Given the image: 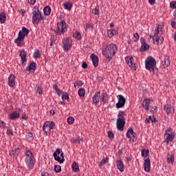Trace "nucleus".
Segmentation results:
<instances>
[{"label": "nucleus", "instance_id": "f3484780", "mask_svg": "<svg viewBox=\"0 0 176 176\" xmlns=\"http://www.w3.org/2000/svg\"><path fill=\"white\" fill-rule=\"evenodd\" d=\"M162 35L163 34V30L162 28H160V25H157V28L155 29V32L153 36H151V38H153V40H155V38H156V35Z\"/></svg>", "mask_w": 176, "mask_h": 176}, {"label": "nucleus", "instance_id": "a19ab883", "mask_svg": "<svg viewBox=\"0 0 176 176\" xmlns=\"http://www.w3.org/2000/svg\"><path fill=\"white\" fill-rule=\"evenodd\" d=\"M72 142H73V144H77V142L78 144H80V142H83V139L78 138L77 139H73L72 140Z\"/></svg>", "mask_w": 176, "mask_h": 176}, {"label": "nucleus", "instance_id": "69168bd1", "mask_svg": "<svg viewBox=\"0 0 176 176\" xmlns=\"http://www.w3.org/2000/svg\"><path fill=\"white\" fill-rule=\"evenodd\" d=\"M60 156H61V157H62V159H61V162H64L65 161V159L64 158V153H60Z\"/></svg>", "mask_w": 176, "mask_h": 176}, {"label": "nucleus", "instance_id": "4468645a", "mask_svg": "<svg viewBox=\"0 0 176 176\" xmlns=\"http://www.w3.org/2000/svg\"><path fill=\"white\" fill-rule=\"evenodd\" d=\"M64 50L68 52L71 49V43L69 42V38H66L63 41Z\"/></svg>", "mask_w": 176, "mask_h": 176}, {"label": "nucleus", "instance_id": "e2e57ef3", "mask_svg": "<svg viewBox=\"0 0 176 176\" xmlns=\"http://www.w3.org/2000/svg\"><path fill=\"white\" fill-rule=\"evenodd\" d=\"M28 2L30 3V5H35L36 0H29Z\"/></svg>", "mask_w": 176, "mask_h": 176}, {"label": "nucleus", "instance_id": "20e7f679", "mask_svg": "<svg viewBox=\"0 0 176 176\" xmlns=\"http://www.w3.org/2000/svg\"><path fill=\"white\" fill-rule=\"evenodd\" d=\"M32 23L34 25L39 24V21L43 20V17L42 16V14L39 10H34L32 12Z\"/></svg>", "mask_w": 176, "mask_h": 176}, {"label": "nucleus", "instance_id": "4c0bfd02", "mask_svg": "<svg viewBox=\"0 0 176 176\" xmlns=\"http://www.w3.org/2000/svg\"><path fill=\"white\" fill-rule=\"evenodd\" d=\"M19 153H20V148H16L14 150H12L11 152H10V155L12 156V155H14V156L15 155H19Z\"/></svg>", "mask_w": 176, "mask_h": 176}, {"label": "nucleus", "instance_id": "c756f323", "mask_svg": "<svg viewBox=\"0 0 176 176\" xmlns=\"http://www.w3.org/2000/svg\"><path fill=\"white\" fill-rule=\"evenodd\" d=\"M44 14L45 16H49L50 13L52 12V8H50V6H47L43 9Z\"/></svg>", "mask_w": 176, "mask_h": 176}, {"label": "nucleus", "instance_id": "052dcab7", "mask_svg": "<svg viewBox=\"0 0 176 176\" xmlns=\"http://www.w3.org/2000/svg\"><path fill=\"white\" fill-rule=\"evenodd\" d=\"M7 134L8 135H13V132L10 129L7 130Z\"/></svg>", "mask_w": 176, "mask_h": 176}, {"label": "nucleus", "instance_id": "338daca9", "mask_svg": "<svg viewBox=\"0 0 176 176\" xmlns=\"http://www.w3.org/2000/svg\"><path fill=\"white\" fill-rule=\"evenodd\" d=\"M151 119H152V117L149 116L148 118L146 119L145 123H151Z\"/></svg>", "mask_w": 176, "mask_h": 176}, {"label": "nucleus", "instance_id": "72a5a7b5", "mask_svg": "<svg viewBox=\"0 0 176 176\" xmlns=\"http://www.w3.org/2000/svg\"><path fill=\"white\" fill-rule=\"evenodd\" d=\"M5 21H6V14H5V13L3 12H1L0 13V23H1V24H3Z\"/></svg>", "mask_w": 176, "mask_h": 176}, {"label": "nucleus", "instance_id": "de8ad7c7", "mask_svg": "<svg viewBox=\"0 0 176 176\" xmlns=\"http://www.w3.org/2000/svg\"><path fill=\"white\" fill-rule=\"evenodd\" d=\"M54 171H55V173L61 172V166L60 165H56L54 166Z\"/></svg>", "mask_w": 176, "mask_h": 176}, {"label": "nucleus", "instance_id": "6e6d98bb", "mask_svg": "<svg viewBox=\"0 0 176 176\" xmlns=\"http://www.w3.org/2000/svg\"><path fill=\"white\" fill-rule=\"evenodd\" d=\"M92 13L94 14H99L100 12L98 11V8H95L92 10Z\"/></svg>", "mask_w": 176, "mask_h": 176}, {"label": "nucleus", "instance_id": "c85d7f7f", "mask_svg": "<svg viewBox=\"0 0 176 176\" xmlns=\"http://www.w3.org/2000/svg\"><path fill=\"white\" fill-rule=\"evenodd\" d=\"M124 111H120L119 113H118V119H117V121H119L120 120L121 122L122 121H126L124 120Z\"/></svg>", "mask_w": 176, "mask_h": 176}, {"label": "nucleus", "instance_id": "0eeeda50", "mask_svg": "<svg viewBox=\"0 0 176 176\" xmlns=\"http://www.w3.org/2000/svg\"><path fill=\"white\" fill-rule=\"evenodd\" d=\"M117 97L118 98V102L116 104V108H123L126 104V98L122 95H118Z\"/></svg>", "mask_w": 176, "mask_h": 176}, {"label": "nucleus", "instance_id": "a18cd8bd", "mask_svg": "<svg viewBox=\"0 0 176 176\" xmlns=\"http://www.w3.org/2000/svg\"><path fill=\"white\" fill-rule=\"evenodd\" d=\"M74 122H75V118H74V117H69L67 118L68 124H73Z\"/></svg>", "mask_w": 176, "mask_h": 176}, {"label": "nucleus", "instance_id": "37998d69", "mask_svg": "<svg viewBox=\"0 0 176 176\" xmlns=\"http://www.w3.org/2000/svg\"><path fill=\"white\" fill-rule=\"evenodd\" d=\"M53 156L56 162H58L59 163H63L61 162V158L58 155H57L56 153H54Z\"/></svg>", "mask_w": 176, "mask_h": 176}, {"label": "nucleus", "instance_id": "b1692460", "mask_svg": "<svg viewBox=\"0 0 176 176\" xmlns=\"http://www.w3.org/2000/svg\"><path fill=\"white\" fill-rule=\"evenodd\" d=\"M100 100L102 102H104V104L108 102V94H107V93L102 94L100 95Z\"/></svg>", "mask_w": 176, "mask_h": 176}, {"label": "nucleus", "instance_id": "864d4df0", "mask_svg": "<svg viewBox=\"0 0 176 176\" xmlns=\"http://www.w3.org/2000/svg\"><path fill=\"white\" fill-rule=\"evenodd\" d=\"M63 100H69V96L68 94L65 93V94L62 95Z\"/></svg>", "mask_w": 176, "mask_h": 176}, {"label": "nucleus", "instance_id": "2eb2a0df", "mask_svg": "<svg viewBox=\"0 0 176 176\" xmlns=\"http://www.w3.org/2000/svg\"><path fill=\"white\" fill-rule=\"evenodd\" d=\"M164 109L168 115H172V113H174V107L170 104H166L164 107Z\"/></svg>", "mask_w": 176, "mask_h": 176}, {"label": "nucleus", "instance_id": "680f3d73", "mask_svg": "<svg viewBox=\"0 0 176 176\" xmlns=\"http://www.w3.org/2000/svg\"><path fill=\"white\" fill-rule=\"evenodd\" d=\"M82 68H84V69L87 68V63H86V62H82Z\"/></svg>", "mask_w": 176, "mask_h": 176}, {"label": "nucleus", "instance_id": "58836bf2", "mask_svg": "<svg viewBox=\"0 0 176 176\" xmlns=\"http://www.w3.org/2000/svg\"><path fill=\"white\" fill-rule=\"evenodd\" d=\"M41 56H42V54H41V52L39 51V50H37L33 54L34 58H39Z\"/></svg>", "mask_w": 176, "mask_h": 176}, {"label": "nucleus", "instance_id": "603ef678", "mask_svg": "<svg viewBox=\"0 0 176 176\" xmlns=\"http://www.w3.org/2000/svg\"><path fill=\"white\" fill-rule=\"evenodd\" d=\"M169 133L173 134V129L171 128H168L166 131L164 135H167Z\"/></svg>", "mask_w": 176, "mask_h": 176}, {"label": "nucleus", "instance_id": "774afa93", "mask_svg": "<svg viewBox=\"0 0 176 176\" xmlns=\"http://www.w3.org/2000/svg\"><path fill=\"white\" fill-rule=\"evenodd\" d=\"M41 176H49V173H46V172H43L41 173Z\"/></svg>", "mask_w": 176, "mask_h": 176}, {"label": "nucleus", "instance_id": "e433bc0d", "mask_svg": "<svg viewBox=\"0 0 176 176\" xmlns=\"http://www.w3.org/2000/svg\"><path fill=\"white\" fill-rule=\"evenodd\" d=\"M142 156L143 157H148V156H149V150L142 149Z\"/></svg>", "mask_w": 176, "mask_h": 176}, {"label": "nucleus", "instance_id": "2f4dec72", "mask_svg": "<svg viewBox=\"0 0 176 176\" xmlns=\"http://www.w3.org/2000/svg\"><path fill=\"white\" fill-rule=\"evenodd\" d=\"M167 137H166V142L167 144H168L169 142H171L173 141V140H174L175 138V135H174V133H168V135H166Z\"/></svg>", "mask_w": 176, "mask_h": 176}, {"label": "nucleus", "instance_id": "1a4fd4ad", "mask_svg": "<svg viewBox=\"0 0 176 176\" xmlns=\"http://www.w3.org/2000/svg\"><path fill=\"white\" fill-rule=\"evenodd\" d=\"M130 135L133 136V139H132L133 142H135V141H137V133H135V132H134V131L131 128L129 129L126 132L127 138H129V140H131V135Z\"/></svg>", "mask_w": 176, "mask_h": 176}, {"label": "nucleus", "instance_id": "c9c22d12", "mask_svg": "<svg viewBox=\"0 0 176 176\" xmlns=\"http://www.w3.org/2000/svg\"><path fill=\"white\" fill-rule=\"evenodd\" d=\"M85 93L86 91L85 90V88H80L78 89V96L80 97H85Z\"/></svg>", "mask_w": 176, "mask_h": 176}, {"label": "nucleus", "instance_id": "393cba45", "mask_svg": "<svg viewBox=\"0 0 176 176\" xmlns=\"http://www.w3.org/2000/svg\"><path fill=\"white\" fill-rule=\"evenodd\" d=\"M149 105H151V100L148 99H144L142 103L143 108L148 111L149 109Z\"/></svg>", "mask_w": 176, "mask_h": 176}, {"label": "nucleus", "instance_id": "a211bd4d", "mask_svg": "<svg viewBox=\"0 0 176 176\" xmlns=\"http://www.w3.org/2000/svg\"><path fill=\"white\" fill-rule=\"evenodd\" d=\"M92 63L94 67H98V56L94 54H91L90 56Z\"/></svg>", "mask_w": 176, "mask_h": 176}, {"label": "nucleus", "instance_id": "4d7b16f0", "mask_svg": "<svg viewBox=\"0 0 176 176\" xmlns=\"http://www.w3.org/2000/svg\"><path fill=\"white\" fill-rule=\"evenodd\" d=\"M55 42H56V37H52L50 46H53V43H55Z\"/></svg>", "mask_w": 176, "mask_h": 176}, {"label": "nucleus", "instance_id": "f03ea898", "mask_svg": "<svg viewBox=\"0 0 176 176\" xmlns=\"http://www.w3.org/2000/svg\"><path fill=\"white\" fill-rule=\"evenodd\" d=\"M145 68L155 75V72L157 71L156 67V60L152 56H148L145 60Z\"/></svg>", "mask_w": 176, "mask_h": 176}, {"label": "nucleus", "instance_id": "0e129e2a", "mask_svg": "<svg viewBox=\"0 0 176 176\" xmlns=\"http://www.w3.org/2000/svg\"><path fill=\"white\" fill-rule=\"evenodd\" d=\"M54 153H56V155H60V153H61V149L60 148L56 149V151H54Z\"/></svg>", "mask_w": 176, "mask_h": 176}, {"label": "nucleus", "instance_id": "7c9ffc66", "mask_svg": "<svg viewBox=\"0 0 176 176\" xmlns=\"http://www.w3.org/2000/svg\"><path fill=\"white\" fill-rule=\"evenodd\" d=\"M72 168L74 173L79 171V165L77 162H74L72 165Z\"/></svg>", "mask_w": 176, "mask_h": 176}, {"label": "nucleus", "instance_id": "5fc2aeb1", "mask_svg": "<svg viewBox=\"0 0 176 176\" xmlns=\"http://www.w3.org/2000/svg\"><path fill=\"white\" fill-rule=\"evenodd\" d=\"M107 134H108L109 138H114L113 133H112V131H108Z\"/></svg>", "mask_w": 176, "mask_h": 176}, {"label": "nucleus", "instance_id": "bf43d9fd", "mask_svg": "<svg viewBox=\"0 0 176 176\" xmlns=\"http://www.w3.org/2000/svg\"><path fill=\"white\" fill-rule=\"evenodd\" d=\"M97 80H98V82H102V80H104V78H102V76H98L97 77Z\"/></svg>", "mask_w": 176, "mask_h": 176}, {"label": "nucleus", "instance_id": "aec40b11", "mask_svg": "<svg viewBox=\"0 0 176 176\" xmlns=\"http://www.w3.org/2000/svg\"><path fill=\"white\" fill-rule=\"evenodd\" d=\"M100 94H101V93L100 91L95 93V94L93 97L94 104H98L100 102Z\"/></svg>", "mask_w": 176, "mask_h": 176}, {"label": "nucleus", "instance_id": "4be33fe9", "mask_svg": "<svg viewBox=\"0 0 176 176\" xmlns=\"http://www.w3.org/2000/svg\"><path fill=\"white\" fill-rule=\"evenodd\" d=\"M117 168L118 170H119L121 173L124 171V165L123 164V162H122V160L117 161Z\"/></svg>", "mask_w": 176, "mask_h": 176}, {"label": "nucleus", "instance_id": "39448f33", "mask_svg": "<svg viewBox=\"0 0 176 176\" xmlns=\"http://www.w3.org/2000/svg\"><path fill=\"white\" fill-rule=\"evenodd\" d=\"M57 28H58V32H57L58 35H61V34H64V32L67 31V23H65V21H64L58 22L57 23Z\"/></svg>", "mask_w": 176, "mask_h": 176}, {"label": "nucleus", "instance_id": "8fccbe9b", "mask_svg": "<svg viewBox=\"0 0 176 176\" xmlns=\"http://www.w3.org/2000/svg\"><path fill=\"white\" fill-rule=\"evenodd\" d=\"M109 160V158H104L100 163L99 166H104L105 163Z\"/></svg>", "mask_w": 176, "mask_h": 176}, {"label": "nucleus", "instance_id": "7ed1b4c3", "mask_svg": "<svg viewBox=\"0 0 176 176\" xmlns=\"http://www.w3.org/2000/svg\"><path fill=\"white\" fill-rule=\"evenodd\" d=\"M25 153V163L29 170H32L34 168V166H35V157H34V154L31 151H26Z\"/></svg>", "mask_w": 176, "mask_h": 176}, {"label": "nucleus", "instance_id": "49530a36", "mask_svg": "<svg viewBox=\"0 0 176 176\" xmlns=\"http://www.w3.org/2000/svg\"><path fill=\"white\" fill-rule=\"evenodd\" d=\"M21 32H23V34H25V35H28V34H30V30L27 29L25 27H23Z\"/></svg>", "mask_w": 176, "mask_h": 176}, {"label": "nucleus", "instance_id": "f704fd0d", "mask_svg": "<svg viewBox=\"0 0 176 176\" xmlns=\"http://www.w3.org/2000/svg\"><path fill=\"white\" fill-rule=\"evenodd\" d=\"M63 6L67 10H71L72 9V3L71 2L65 3Z\"/></svg>", "mask_w": 176, "mask_h": 176}, {"label": "nucleus", "instance_id": "13d9d810", "mask_svg": "<svg viewBox=\"0 0 176 176\" xmlns=\"http://www.w3.org/2000/svg\"><path fill=\"white\" fill-rule=\"evenodd\" d=\"M76 85H77L78 87H79L80 86H83V82H82L81 80L76 81Z\"/></svg>", "mask_w": 176, "mask_h": 176}, {"label": "nucleus", "instance_id": "bb28decb", "mask_svg": "<svg viewBox=\"0 0 176 176\" xmlns=\"http://www.w3.org/2000/svg\"><path fill=\"white\" fill-rule=\"evenodd\" d=\"M43 130L45 134V135H47L48 134H50V129L49 126H47V123H44L43 126Z\"/></svg>", "mask_w": 176, "mask_h": 176}, {"label": "nucleus", "instance_id": "412c9836", "mask_svg": "<svg viewBox=\"0 0 176 176\" xmlns=\"http://www.w3.org/2000/svg\"><path fill=\"white\" fill-rule=\"evenodd\" d=\"M162 64L164 66V68H167L170 66V57L166 56L164 60L162 61Z\"/></svg>", "mask_w": 176, "mask_h": 176}, {"label": "nucleus", "instance_id": "f257e3e1", "mask_svg": "<svg viewBox=\"0 0 176 176\" xmlns=\"http://www.w3.org/2000/svg\"><path fill=\"white\" fill-rule=\"evenodd\" d=\"M116 52H118L116 45L114 44H110L107 45L106 47L102 50V54L109 59V61H111V60H112V57H113L116 54Z\"/></svg>", "mask_w": 176, "mask_h": 176}, {"label": "nucleus", "instance_id": "9d476101", "mask_svg": "<svg viewBox=\"0 0 176 176\" xmlns=\"http://www.w3.org/2000/svg\"><path fill=\"white\" fill-rule=\"evenodd\" d=\"M19 52V56L21 58V64H25L27 63V52L24 50H20Z\"/></svg>", "mask_w": 176, "mask_h": 176}, {"label": "nucleus", "instance_id": "9b49d317", "mask_svg": "<svg viewBox=\"0 0 176 176\" xmlns=\"http://www.w3.org/2000/svg\"><path fill=\"white\" fill-rule=\"evenodd\" d=\"M144 169L146 173H149L151 171V159L147 158L144 160Z\"/></svg>", "mask_w": 176, "mask_h": 176}, {"label": "nucleus", "instance_id": "423d86ee", "mask_svg": "<svg viewBox=\"0 0 176 176\" xmlns=\"http://www.w3.org/2000/svg\"><path fill=\"white\" fill-rule=\"evenodd\" d=\"M24 38H25V34L19 31L17 38L14 41L15 43H17V46H23L24 45Z\"/></svg>", "mask_w": 176, "mask_h": 176}, {"label": "nucleus", "instance_id": "cd10ccee", "mask_svg": "<svg viewBox=\"0 0 176 176\" xmlns=\"http://www.w3.org/2000/svg\"><path fill=\"white\" fill-rule=\"evenodd\" d=\"M109 38H112L113 35H118V31L115 30H109L107 31Z\"/></svg>", "mask_w": 176, "mask_h": 176}, {"label": "nucleus", "instance_id": "5701e85b", "mask_svg": "<svg viewBox=\"0 0 176 176\" xmlns=\"http://www.w3.org/2000/svg\"><path fill=\"white\" fill-rule=\"evenodd\" d=\"M153 43H155V45H159V43H163L164 38L163 37H159L157 34L155 36L154 40L153 38Z\"/></svg>", "mask_w": 176, "mask_h": 176}, {"label": "nucleus", "instance_id": "ea45409f", "mask_svg": "<svg viewBox=\"0 0 176 176\" xmlns=\"http://www.w3.org/2000/svg\"><path fill=\"white\" fill-rule=\"evenodd\" d=\"M45 123H47V126H48V128H50V130H53L54 129V126H55L54 122H45Z\"/></svg>", "mask_w": 176, "mask_h": 176}, {"label": "nucleus", "instance_id": "c03bdc74", "mask_svg": "<svg viewBox=\"0 0 176 176\" xmlns=\"http://www.w3.org/2000/svg\"><path fill=\"white\" fill-rule=\"evenodd\" d=\"M85 31H87V32H90V31H93V27L91 25L87 23L85 26Z\"/></svg>", "mask_w": 176, "mask_h": 176}, {"label": "nucleus", "instance_id": "a878e982", "mask_svg": "<svg viewBox=\"0 0 176 176\" xmlns=\"http://www.w3.org/2000/svg\"><path fill=\"white\" fill-rule=\"evenodd\" d=\"M20 118V113H17V111H14L10 116V119L12 120H16V119H19Z\"/></svg>", "mask_w": 176, "mask_h": 176}, {"label": "nucleus", "instance_id": "6e6552de", "mask_svg": "<svg viewBox=\"0 0 176 176\" xmlns=\"http://www.w3.org/2000/svg\"><path fill=\"white\" fill-rule=\"evenodd\" d=\"M125 60L126 64H128L129 67L131 68L133 71L137 70V67H135V63H133V61H134V58L133 56H126L125 58Z\"/></svg>", "mask_w": 176, "mask_h": 176}, {"label": "nucleus", "instance_id": "79ce46f5", "mask_svg": "<svg viewBox=\"0 0 176 176\" xmlns=\"http://www.w3.org/2000/svg\"><path fill=\"white\" fill-rule=\"evenodd\" d=\"M73 36H74V38L77 39V41H79L82 38V36H80V32H77L73 34Z\"/></svg>", "mask_w": 176, "mask_h": 176}, {"label": "nucleus", "instance_id": "f8f14e48", "mask_svg": "<svg viewBox=\"0 0 176 176\" xmlns=\"http://www.w3.org/2000/svg\"><path fill=\"white\" fill-rule=\"evenodd\" d=\"M140 42L142 43V46L140 47L142 52H146L148 49H149V44H147L145 41V38H141Z\"/></svg>", "mask_w": 176, "mask_h": 176}, {"label": "nucleus", "instance_id": "473e14b6", "mask_svg": "<svg viewBox=\"0 0 176 176\" xmlns=\"http://www.w3.org/2000/svg\"><path fill=\"white\" fill-rule=\"evenodd\" d=\"M167 162H168V163H170V164L174 163V155L168 154V155H167Z\"/></svg>", "mask_w": 176, "mask_h": 176}, {"label": "nucleus", "instance_id": "dca6fc26", "mask_svg": "<svg viewBox=\"0 0 176 176\" xmlns=\"http://www.w3.org/2000/svg\"><path fill=\"white\" fill-rule=\"evenodd\" d=\"M35 69H36V64L34 61L30 62V65L26 67V71L29 72H34Z\"/></svg>", "mask_w": 176, "mask_h": 176}, {"label": "nucleus", "instance_id": "ddd939ff", "mask_svg": "<svg viewBox=\"0 0 176 176\" xmlns=\"http://www.w3.org/2000/svg\"><path fill=\"white\" fill-rule=\"evenodd\" d=\"M16 76L14 74H10L8 77V85L10 87H14V86L16 85Z\"/></svg>", "mask_w": 176, "mask_h": 176}, {"label": "nucleus", "instance_id": "3c124183", "mask_svg": "<svg viewBox=\"0 0 176 176\" xmlns=\"http://www.w3.org/2000/svg\"><path fill=\"white\" fill-rule=\"evenodd\" d=\"M36 89V91L37 93H38V94H42V93H43V89H42V87H37Z\"/></svg>", "mask_w": 176, "mask_h": 176}, {"label": "nucleus", "instance_id": "09e8293b", "mask_svg": "<svg viewBox=\"0 0 176 176\" xmlns=\"http://www.w3.org/2000/svg\"><path fill=\"white\" fill-rule=\"evenodd\" d=\"M138 39H140V35L138 34V33H135L133 34V41H134V42H137V41H138Z\"/></svg>", "mask_w": 176, "mask_h": 176}, {"label": "nucleus", "instance_id": "6ab92c4d", "mask_svg": "<svg viewBox=\"0 0 176 176\" xmlns=\"http://www.w3.org/2000/svg\"><path fill=\"white\" fill-rule=\"evenodd\" d=\"M117 128L120 131H123L124 128V124H126V121L117 120Z\"/></svg>", "mask_w": 176, "mask_h": 176}]
</instances>
